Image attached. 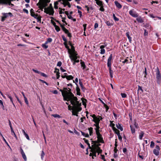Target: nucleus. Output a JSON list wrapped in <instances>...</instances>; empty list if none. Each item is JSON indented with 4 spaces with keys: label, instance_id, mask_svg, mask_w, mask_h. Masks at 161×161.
I'll use <instances>...</instances> for the list:
<instances>
[{
    "label": "nucleus",
    "instance_id": "1",
    "mask_svg": "<svg viewBox=\"0 0 161 161\" xmlns=\"http://www.w3.org/2000/svg\"><path fill=\"white\" fill-rule=\"evenodd\" d=\"M77 100L76 99L75 101L72 100L70 102L71 104L73 105L72 109L74 110L75 111L78 112L81 110L82 108L80 107V106L81 105V103H80L77 101Z\"/></svg>",
    "mask_w": 161,
    "mask_h": 161
},
{
    "label": "nucleus",
    "instance_id": "2",
    "mask_svg": "<svg viewBox=\"0 0 161 161\" xmlns=\"http://www.w3.org/2000/svg\"><path fill=\"white\" fill-rule=\"evenodd\" d=\"M68 89L67 94H66V101H71L72 100L75 101L76 99H78L77 97H76L74 96V95L71 92V89L70 88H68Z\"/></svg>",
    "mask_w": 161,
    "mask_h": 161
},
{
    "label": "nucleus",
    "instance_id": "3",
    "mask_svg": "<svg viewBox=\"0 0 161 161\" xmlns=\"http://www.w3.org/2000/svg\"><path fill=\"white\" fill-rule=\"evenodd\" d=\"M112 58V55L110 54L107 60V66L109 68V72L111 78L113 77V72L111 69V60Z\"/></svg>",
    "mask_w": 161,
    "mask_h": 161
},
{
    "label": "nucleus",
    "instance_id": "4",
    "mask_svg": "<svg viewBox=\"0 0 161 161\" xmlns=\"http://www.w3.org/2000/svg\"><path fill=\"white\" fill-rule=\"evenodd\" d=\"M44 12L50 15H53L54 13L53 9L52 7H49L44 8Z\"/></svg>",
    "mask_w": 161,
    "mask_h": 161
},
{
    "label": "nucleus",
    "instance_id": "5",
    "mask_svg": "<svg viewBox=\"0 0 161 161\" xmlns=\"http://www.w3.org/2000/svg\"><path fill=\"white\" fill-rule=\"evenodd\" d=\"M77 54H71L69 55V58H70L71 61H74L73 64H75L76 63H78L79 62L78 59H77Z\"/></svg>",
    "mask_w": 161,
    "mask_h": 161
},
{
    "label": "nucleus",
    "instance_id": "6",
    "mask_svg": "<svg viewBox=\"0 0 161 161\" xmlns=\"http://www.w3.org/2000/svg\"><path fill=\"white\" fill-rule=\"evenodd\" d=\"M156 70V77L157 80V82L158 84H159L161 81V75L159 68L158 67H157Z\"/></svg>",
    "mask_w": 161,
    "mask_h": 161
},
{
    "label": "nucleus",
    "instance_id": "7",
    "mask_svg": "<svg viewBox=\"0 0 161 161\" xmlns=\"http://www.w3.org/2000/svg\"><path fill=\"white\" fill-rule=\"evenodd\" d=\"M2 14L3 16L2 17L1 20L2 22H3L5 20V19L9 16H10L11 17L13 16V14L10 12L8 13H3Z\"/></svg>",
    "mask_w": 161,
    "mask_h": 161
},
{
    "label": "nucleus",
    "instance_id": "8",
    "mask_svg": "<svg viewBox=\"0 0 161 161\" xmlns=\"http://www.w3.org/2000/svg\"><path fill=\"white\" fill-rule=\"evenodd\" d=\"M96 134L97 136V137L98 142L101 143H104V142L103 140V138L100 133H99Z\"/></svg>",
    "mask_w": 161,
    "mask_h": 161
},
{
    "label": "nucleus",
    "instance_id": "9",
    "mask_svg": "<svg viewBox=\"0 0 161 161\" xmlns=\"http://www.w3.org/2000/svg\"><path fill=\"white\" fill-rule=\"evenodd\" d=\"M129 14L133 17L136 18L138 16V14L135 12L134 11V10H131L129 11Z\"/></svg>",
    "mask_w": 161,
    "mask_h": 161
},
{
    "label": "nucleus",
    "instance_id": "10",
    "mask_svg": "<svg viewBox=\"0 0 161 161\" xmlns=\"http://www.w3.org/2000/svg\"><path fill=\"white\" fill-rule=\"evenodd\" d=\"M102 119V118L100 117L99 116H98L96 118L93 119L92 121L95 123V124H99L100 120Z\"/></svg>",
    "mask_w": 161,
    "mask_h": 161
},
{
    "label": "nucleus",
    "instance_id": "11",
    "mask_svg": "<svg viewBox=\"0 0 161 161\" xmlns=\"http://www.w3.org/2000/svg\"><path fill=\"white\" fill-rule=\"evenodd\" d=\"M47 6V3L43 2L41 3V5H40L38 7L42 11H43V8Z\"/></svg>",
    "mask_w": 161,
    "mask_h": 161
},
{
    "label": "nucleus",
    "instance_id": "12",
    "mask_svg": "<svg viewBox=\"0 0 161 161\" xmlns=\"http://www.w3.org/2000/svg\"><path fill=\"white\" fill-rule=\"evenodd\" d=\"M96 148H95V147H93L91 149L90 151L92 153L93 156L95 157H96V153L97 152L96 151Z\"/></svg>",
    "mask_w": 161,
    "mask_h": 161
},
{
    "label": "nucleus",
    "instance_id": "13",
    "mask_svg": "<svg viewBox=\"0 0 161 161\" xmlns=\"http://www.w3.org/2000/svg\"><path fill=\"white\" fill-rule=\"evenodd\" d=\"M62 3L64 5V6L65 7L66 5H68L69 8L71 7V5L69 3L68 1H66L65 0H63V3Z\"/></svg>",
    "mask_w": 161,
    "mask_h": 161
},
{
    "label": "nucleus",
    "instance_id": "14",
    "mask_svg": "<svg viewBox=\"0 0 161 161\" xmlns=\"http://www.w3.org/2000/svg\"><path fill=\"white\" fill-rule=\"evenodd\" d=\"M20 151L23 158H24L25 161H26L27 160L26 157L25 153L23 151V150L22 148H20Z\"/></svg>",
    "mask_w": 161,
    "mask_h": 161
},
{
    "label": "nucleus",
    "instance_id": "15",
    "mask_svg": "<svg viewBox=\"0 0 161 161\" xmlns=\"http://www.w3.org/2000/svg\"><path fill=\"white\" fill-rule=\"evenodd\" d=\"M94 126L96 127V128H95V129L96 130V134L98 133L99 132V128L100 127L99 126V124H94Z\"/></svg>",
    "mask_w": 161,
    "mask_h": 161
},
{
    "label": "nucleus",
    "instance_id": "16",
    "mask_svg": "<svg viewBox=\"0 0 161 161\" xmlns=\"http://www.w3.org/2000/svg\"><path fill=\"white\" fill-rule=\"evenodd\" d=\"M95 148H96V151L98 153V155L99 153H101L102 152V150L101 149L100 147H98V146H97L96 147H95Z\"/></svg>",
    "mask_w": 161,
    "mask_h": 161
},
{
    "label": "nucleus",
    "instance_id": "17",
    "mask_svg": "<svg viewBox=\"0 0 161 161\" xmlns=\"http://www.w3.org/2000/svg\"><path fill=\"white\" fill-rule=\"evenodd\" d=\"M75 84L77 86L76 87V92H77V93H76L77 94V95L80 96V89L78 85L76 83H75Z\"/></svg>",
    "mask_w": 161,
    "mask_h": 161
},
{
    "label": "nucleus",
    "instance_id": "18",
    "mask_svg": "<svg viewBox=\"0 0 161 161\" xmlns=\"http://www.w3.org/2000/svg\"><path fill=\"white\" fill-rule=\"evenodd\" d=\"M114 3L116 7H117L118 8L120 9L122 8V5L117 1H115L114 2Z\"/></svg>",
    "mask_w": 161,
    "mask_h": 161
},
{
    "label": "nucleus",
    "instance_id": "19",
    "mask_svg": "<svg viewBox=\"0 0 161 161\" xmlns=\"http://www.w3.org/2000/svg\"><path fill=\"white\" fill-rule=\"evenodd\" d=\"M130 33L129 32H127L126 33V35L127 36L129 40V42L130 43H131L132 40H131V37L130 36Z\"/></svg>",
    "mask_w": 161,
    "mask_h": 161
},
{
    "label": "nucleus",
    "instance_id": "20",
    "mask_svg": "<svg viewBox=\"0 0 161 161\" xmlns=\"http://www.w3.org/2000/svg\"><path fill=\"white\" fill-rule=\"evenodd\" d=\"M71 50H70V53H69L71 54H73L74 53L75 54H77L75 53V47L73 46H71Z\"/></svg>",
    "mask_w": 161,
    "mask_h": 161
},
{
    "label": "nucleus",
    "instance_id": "21",
    "mask_svg": "<svg viewBox=\"0 0 161 161\" xmlns=\"http://www.w3.org/2000/svg\"><path fill=\"white\" fill-rule=\"evenodd\" d=\"M60 91L61 92L62 95L63 97V99L64 101H66V94H65L64 91L62 90V89H60Z\"/></svg>",
    "mask_w": 161,
    "mask_h": 161
},
{
    "label": "nucleus",
    "instance_id": "22",
    "mask_svg": "<svg viewBox=\"0 0 161 161\" xmlns=\"http://www.w3.org/2000/svg\"><path fill=\"white\" fill-rule=\"evenodd\" d=\"M136 20L138 22L140 23H142L143 22V20L141 16L137 17L136 19Z\"/></svg>",
    "mask_w": 161,
    "mask_h": 161
},
{
    "label": "nucleus",
    "instance_id": "23",
    "mask_svg": "<svg viewBox=\"0 0 161 161\" xmlns=\"http://www.w3.org/2000/svg\"><path fill=\"white\" fill-rule=\"evenodd\" d=\"M116 126L118 129H119L121 131L123 130V128L120 124L118 123L116 125Z\"/></svg>",
    "mask_w": 161,
    "mask_h": 161
},
{
    "label": "nucleus",
    "instance_id": "24",
    "mask_svg": "<svg viewBox=\"0 0 161 161\" xmlns=\"http://www.w3.org/2000/svg\"><path fill=\"white\" fill-rule=\"evenodd\" d=\"M82 100V104L85 106V107H86V103L87 102V100L86 99L83 98L81 99Z\"/></svg>",
    "mask_w": 161,
    "mask_h": 161
},
{
    "label": "nucleus",
    "instance_id": "25",
    "mask_svg": "<svg viewBox=\"0 0 161 161\" xmlns=\"http://www.w3.org/2000/svg\"><path fill=\"white\" fill-rule=\"evenodd\" d=\"M153 153L156 156H158L159 154V150H158L154 149L153 150Z\"/></svg>",
    "mask_w": 161,
    "mask_h": 161
},
{
    "label": "nucleus",
    "instance_id": "26",
    "mask_svg": "<svg viewBox=\"0 0 161 161\" xmlns=\"http://www.w3.org/2000/svg\"><path fill=\"white\" fill-rule=\"evenodd\" d=\"M11 133L12 135L14 136L15 137V138L17 140L18 139L17 137L16 136L14 132V131L13 130V129H11Z\"/></svg>",
    "mask_w": 161,
    "mask_h": 161
},
{
    "label": "nucleus",
    "instance_id": "27",
    "mask_svg": "<svg viewBox=\"0 0 161 161\" xmlns=\"http://www.w3.org/2000/svg\"><path fill=\"white\" fill-rule=\"evenodd\" d=\"M144 134V133L143 131H141L140 133L139 138L140 140L142 139V138Z\"/></svg>",
    "mask_w": 161,
    "mask_h": 161
},
{
    "label": "nucleus",
    "instance_id": "28",
    "mask_svg": "<svg viewBox=\"0 0 161 161\" xmlns=\"http://www.w3.org/2000/svg\"><path fill=\"white\" fill-rule=\"evenodd\" d=\"M80 64L81 67L83 68V69H85L86 67L85 62L83 61H81Z\"/></svg>",
    "mask_w": 161,
    "mask_h": 161
},
{
    "label": "nucleus",
    "instance_id": "29",
    "mask_svg": "<svg viewBox=\"0 0 161 161\" xmlns=\"http://www.w3.org/2000/svg\"><path fill=\"white\" fill-rule=\"evenodd\" d=\"M64 45H65V47L68 49V52L70 53V49L69 48V47L67 45V42H64Z\"/></svg>",
    "mask_w": 161,
    "mask_h": 161
},
{
    "label": "nucleus",
    "instance_id": "30",
    "mask_svg": "<svg viewBox=\"0 0 161 161\" xmlns=\"http://www.w3.org/2000/svg\"><path fill=\"white\" fill-rule=\"evenodd\" d=\"M8 97L10 99V101L12 102V104H13V105L15 106V105L14 104V103H13V98H12V97L10 96L8 94H7V95Z\"/></svg>",
    "mask_w": 161,
    "mask_h": 161
},
{
    "label": "nucleus",
    "instance_id": "31",
    "mask_svg": "<svg viewBox=\"0 0 161 161\" xmlns=\"http://www.w3.org/2000/svg\"><path fill=\"white\" fill-rule=\"evenodd\" d=\"M96 3L99 6H102V5H103V2L101 1H100L99 0L97 1L96 2Z\"/></svg>",
    "mask_w": 161,
    "mask_h": 161
},
{
    "label": "nucleus",
    "instance_id": "32",
    "mask_svg": "<svg viewBox=\"0 0 161 161\" xmlns=\"http://www.w3.org/2000/svg\"><path fill=\"white\" fill-rule=\"evenodd\" d=\"M130 128L131 132L132 134L134 133L135 132V129L133 127L132 125H130Z\"/></svg>",
    "mask_w": 161,
    "mask_h": 161
},
{
    "label": "nucleus",
    "instance_id": "33",
    "mask_svg": "<svg viewBox=\"0 0 161 161\" xmlns=\"http://www.w3.org/2000/svg\"><path fill=\"white\" fill-rule=\"evenodd\" d=\"M88 130L89 132V134L90 136L92 135V131H93V128L92 127H90L88 128Z\"/></svg>",
    "mask_w": 161,
    "mask_h": 161
},
{
    "label": "nucleus",
    "instance_id": "34",
    "mask_svg": "<svg viewBox=\"0 0 161 161\" xmlns=\"http://www.w3.org/2000/svg\"><path fill=\"white\" fill-rule=\"evenodd\" d=\"M72 110H73V111H72V115H76V116H78V112L75 111V110H74L73 109H72Z\"/></svg>",
    "mask_w": 161,
    "mask_h": 161
},
{
    "label": "nucleus",
    "instance_id": "35",
    "mask_svg": "<svg viewBox=\"0 0 161 161\" xmlns=\"http://www.w3.org/2000/svg\"><path fill=\"white\" fill-rule=\"evenodd\" d=\"M73 78V77L71 75H67L66 79L67 80H72Z\"/></svg>",
    "mask_w": 161,
    "mask_h": 161
},
{
    "label": "nucleus",
    "instance_id": "36",
    "mask_svg": "<svg viewBox=\"0 0 161 161\" xmlns=\"http://www.w3.org/2000/svg\"><path fill=\"white\" fill-rule=\"evenodd\" d=\"M47 43H46V42H45V43L42 44V46L43 48L47 49L48 47V46L47 45Z\"/></svg>",
    "mask_w": 161,
    "mask_h": 161
},
{
    "label": "nucleus",
    "instance_id": "37",
    "mask_svg": "<svg viewBox=\"0 0 161 161\" xmlns=\"http://www.w3.org/2000/svg\"><path fill=\"white\" fill-rule=\"evenodd\" d=\"M105 23L108 26H112L113 25V24L110 22L109 21H106Z\"/></svg>",
    "mask_w": 161,
    "mask_h": 161
},
{
    "label": "nucleus",
    "instance_id": "38",
    "mask_svg": "<svg viewBox=\"0 0 161 161\" xmlns=\"http://www.w3.org/2000/svg\"><path fill=\"white\" fill-rule=\"evenodd\" d=\"M82 135L86 137H88L89 136V135L88 133H86L84 132H81Z\"/></svg>",
    "mask_w": 161,
    "mask_h": 161
},
{
    "label": "nucleus",
    "instance_id": "39",
    "mask_svg": "<svg viewBox=\"0 0 161 161\" xmlns=\"http://www.w3.org/2000/svg\"><path fill=\"white\" fill-rule=\"evenodd\" d=\"M52 41V39L51 38H48L47 41L45 42L46 43H48L51 42Z\"/></svg>",
    "mask_w": 161,
    "mask_h": 161
},
{
    "label": "nucleus",
    "instance_id": "40",
    "mask_svg": "<svg viewBox=\"0 0 161 161\" xmlns=\"http://www.w3.org/2000/svg\"><path fill=\"white\" fill-rule=\"evenodd\" d=\"M52 116L54 118H61L60 116L59 115L57 114H53L52 115Z\"/></svg>",
    "mask_w": 161,
    "mask_h": 161
},
{
    "label": "nucleus",
    "instance_id": "41",
    "mask_svg": "<svg viewBox=\"0 0 161 161\" xmlns=\"http://www.w3.org/2000/svg\"><path fill=\"white\" fill-rule=\"evenodd\" d=\"M54 27L55 28V29L57 32H58L60 31V28L58 26L56 25Z\"/></svg>",
    "mask_w": 161,
    "mask_h": 161
},
{
    "label": "nucleus",
    "instance_id": "42",
    "mask_svg": "<svg viewBox=\"0 0 161 161\" xmlns=\"http://www.w3.org/2000/svg\"><path fill=\"white\" fill-rule=\"evenodd\" d=\"M113 130L114 132L116 134H117L118 132H119V131L115 127L113 128Z\"/></svg>",
    "mask_w": 161,
    "mask_h": 161
},
{
    "label": "nucleus",
    "instance_id": "43",
    "mask_svg": "<svg viewBox=\"0 0 161 161\" xmlns=\"http://www.w3.org/2000/svg\"><path fill=\"white\" fill-rule=\"evenodd\" d=\"M113 17L115 21H118L119 20V19L116 17V16L114 14H113Z\"/></svg>",
    "mask_w": 161,
    "mask_h": 161
},
{
    "label": "nucleus",
    "instance_id": "44",
    "mask_svg": "<svg viewBox=\"0 0 161 161\" xmlns=\"http://www.w3.org/2000/svg\"><path fill=\"white\" fill-rule=\"evenodd\" d=\"M45 155V153L43 151H42V153L41 154V158L42 160H43V158L44 156Z\"/></svg>",
    "mask_w": 161,
    "mask_h": 161
},
{
    "label": "nucleus",
    "instance_id": "45",
    "mask_svg": "<svg viewBox=\"0 0 161 161\" xmlns=\"http://www.w3.org/2000/svg\"><path fill=\"white\" fill-rule=\"evenodd\" d=\"M117 136H118V137L120 141H121L122 140V137L121 136L119 132H118V133L117 134Z\"/></svg>",
    "mask_w": 161,
    "mask_h": 161
},
{
    "label": "nucleus",
    "instance_id": "46",
    "mask_svg": "<svg viewBox=\"0 0 161 161\" xmlns=\"http://www.w3.org/2000/svg\"><path fill=\"white\" fill-rule=\"evenodd\" d=\"M86 24H84L83 25V27H84V36H86V33H85V31H86Z\"/></svg>",
    "mask_w": 161,
    "mask_h": 161
},
{
    "label": "nucleus",
    "instance_id": "47",
    "mask_svg": "<svg viewBox=\"0 0 161 161\" xmlns=\"http://www.w3.org/2000/svg\"><path fill=\"white\" fill-rule=\"evenodd\" d=\"M58 2H56L54 3V8L55 9H57L58 8Z\"/></svg>",
    "mask_w": 161,
    "mask_h": 161
},
{
    "label": "nucleus",
    "instance_id": "48",
    "mask_svg": "<svg viewBox=\"0 0 161 161\" xmlns=\"http://www.w3.org/2000/svg\"><path fill=\"white\" fill-rule=\"evenodd\" d=\"M63 91L65 94H66L68 92V89L67 88H64Z\"/></svg>",
    "mask_w": 161,
    "mask_h": 161
},
{
    "label": "nucleus",
    "instance_id": "49",
    "mask_svg": "<svg viewBox=\"0 0 161 161\" xmlns=\"http://www.w3.org/2000/svg\"><path fill=\"white\" fill-rule=\"evenodd\" d=\"M100 8H99V10L100 11L103 12L104 11V9L103 8V5L102 6H100Z\"/></svg>",
    "mask_w": 161,
    "mask_h": 161
},
{
    "label": "nucleus",
    "instance_id": "50",
    "mask_svg": "<svg viewBox=\"0 0 161 161\" xmlns=\"http://www.w3.org/2000/svg\"><path fill=\"white\" fill-rule=\"evenodd\" d=\"M62 30L66 34L68 33L69 32L68 30L67 29L65 28H64Z\"/></svg>",
    "mask_w": 161,
    "mask_h": 161
},
{
    "label": "nucleus",
    "instance_id": "51",
    "mask_svg": "<svg viewBox=\"0 0 161 161\" xmlns=\"http://www.w3.org/2000/svg\"><path fill=\"white\" fill-rule=\"evenodd\" d=\"M38 22H41V17L40 16H39L38 17H37L36 18Z\"/></svg>",
    "mask_w": 161,
    "mask_h": 161
},
{
    "label": "nucleus",
    "instance_id": "52",
    "mask_svg": "<svg viewBox=\"0 0 161 161\" xmlns=\"http://www.w3.org/2000/svg\"><path fill=\"white\" fill-rule=\"evenodd\" d=\"M56 75L57 79H58L59 78V77L60 76L59 75L60 73L59 72V71L56 72Z\"/></svg>",
    "mask_w": 161,
    "mask_h": 161
},
{
    "label": "nucleus",
    "instance_id": "53",
    "mask_svg": "<svg viewBox=\"0 0 161 161\" xmlns=\"http://www.w3.org/2000/svg\"><path fill=\"white\" fill-rule=\"evenodd\" d=\"M110 126L111 127H112V129H113V128H115V127H114V126H115L114 124V123H113L112 121H110Z\"/></svg>",
    "mask_w": 161,
    "mask_h": 161
},
{
    "label": "nucleus",
    "instance_id": "54",
    "mask_svg": "<svg viewBox=\"0 0 161 161\" xmlns=\"http://www.w3.org/2000/svg\"><path fill=\"white\" fill-rule=\"evenodd\" d=\"M121 95L122 98H125L127 97V95L125 93H121Z\"/></svg>",
    "mask_w": 161,
    "mask_h": 161
},
{
    "label": "nucleus",
    "instance_id": "55",
    "mask_svg": "<svg viewBox=\"0 0 161 161\" xmlns=\"http://www.w3.org/2000/svg\"><path fill=\"white\" fill-rule=\"evenodd\" d=\"M154 145H155L154 143L152 141L151 142V144H150V146L151 147L153 148L154 147Z\"/></svg>",
    "mask_w": 161,
    "mask_h": 161
},
{
    "label": "nucleus",
    "instance_id": "56",
    "mask_svg": "<svg viewBox=\"0 0 161 161\" xmlns=\"http://www.w3.org/2000/svg\"><path fill=\"white\" fill-rule=\"evenodd\" d=\"M105 53V50L104 49H101L100 53L102 54H104Z\"/></svg>",
    "mask_w": 161,
    "mask_h": 161
},
{
    "label": "nucleus",
    "instance_id": "57",
    "mask_svg": "<svg viewBox=\"0 0 161 161\" xmlns=\"http://www.w3.org/2000/svg\"><path fill=\"white\" fill-rule=\"evenodd\" d=\"M24 98L25 101V103L27 105H28L29 102H28V101L27 100V98L26 97H25Z\"/></svg>",
    "mask_w": 161,
    "mask_h": 161
},
{
    "label": "nucleus",
    "instance_id": "58",
    "mask_svg": "<svg viewBox=\"0 0 161 161\" xmlns=\"http://www.w3.org/2000/svg\"><path fill=\"white\" fill-rule=\"evenodd\" d=\"M141 91L142 92H143V90L142 88V87L140 86H138V91Z\"/></svg>",
    "mask_w": 161,
    "mask_h": 161
},
{
    "label": "nucleus",
    "instance_id": "59",
    "mask_svg": "<svg viewBox=\"0 0 161 161\" xmlns=\"http://www.w3.org/2000/svg\"><path fill=\"white\" fill-rule=\"evenodd\" d=\"M8 122H9V125L11 129H13V127H12V125L11 123L10 120H8Z\"/></svg>",
    "mask_w": 161,
    "mask_h": 161
},
{
    "label": "nucleus",
    "instance_id": "60",
    "mask_svg": "<svg viewBox=\"0 0 161 161\" xmlns=\"http://www.w3.org/2000/svg\"><path fill=\"white\" fill-rule=\"evenodd\" d=\"M24 135L27 140H30L29 137L27 133L25 134Z\"/></svg>",
    "mask_w": 161,
    "mask_h": 161
},
{
    "label": "nucleus",
    "instance_id": "61",
    "mask_svg": "<svg viewBox=\"0 0 161 161\" xmlns=\"http://www.w3.org/2000/svg\"><path fill=\"white\" fill-rule=\"evenodd\" d=\"M84 119H86V117H85L81 118H80L81 122H83L84 121Z\"/></svg>",
    "mask_w": 161,
    "mask_h": 161
},
{
    "label": "nucleus",
    "instance_id": "62",
    "mask_svg": "<svg viewBox=\"0 0 161 161\" xmlns=\"http://www.w3.org/2000/svg\"><path fill=\"white\" fill-rule=\"evenodd\" d=\"M148 32L146 30H144V35L145 36H146L148 35Z\"/></svg>",
    "mask_w": 161,
    "mask_h": 161
},
{
    "label": "nucleus",
    "instance_id": "63",
    "mask_svg": "<svg viewBox=\"0 0 161 161\" xmlns=\"http://www.w3.org/2000/svg\"><path fill=\"white\" fill-rule=\"evenodd\" d=\"M62 65V62L61 61H59L58 62L57 64V66H60Z\"/></svg>",
    "mask_w": 161,
    "mask_h": 161
},
{
    "label": "nucleus",
    "instance_id": "64",
    "mask_svg": "<svg viewBox=\"0 0 161 161\" xmlns=\"http://www.w3.org/2000/svg\"><path fill=\"white\" fill-rule=\"evenodd\" d=\"M98 26V25L97 23H95L94 25V29H95L96 28H97Z\"/></svg>",
    "mask_w": 161,
    "mask_h": 161
}]
</instances>
